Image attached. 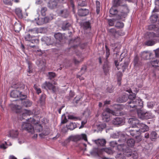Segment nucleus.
I'll list each match as a JSON object with an SVG mask.
<instances>
[{
	"label": "nucleus",
	"instance_id": "f257e3e1",
	"mask_svg": "<svg viewBox=\"0 0 159 159\" xmlns=\"http://www.w3.org/2000/svg\"><path fill=\"white\" fill-rule=\"evenodd\" d=\"M127 108L130 111H136L138 112L139 110L142 108L143 106V102L139 98L134 100H129L126 104Z\"/></svg>",
	"mask_w": 159,
	"mask_h": 159
},
{
	"label": "nucleus",
	"instance_id": "a878e982",
	"mask_svg": "<svg viewBox=\"0 0 159 159\" xmlns=\"http://www.w3.org/2000/svg\"><path fill=\"white\" fill-rule=\"evenodd\" d=\"M14 28L15 32H19L21 30L22 26L20 23H16L15 24Z\"/></svg>",
	"mask_w": 159,
	"mask_h": 159
},
{
	"label": "nucleus",
	"instance_id": "603ef678",
	"mask_svg": "<svg viewBox=\"0 0 159 159\" xmlns=\"http://www.w3.org/2000/svg\"><path fill=\"white\" fill-rule=\"evenodd\" d=\"M47 10V8L46 7H43L41 8V12L42 16H44L45 15V12Z\"/></svg>",
	"mask_w": 159,
	"mask_h": 159
},
{
	"label": "nucleus",
	"instance_id": "774afa93",
	"mask_svg": "<svg viewBox=\"0 0 159 159\" xmlns=\"http://www.w3.org/2000/svg\"><path fill=\"white\" fill-rule=\"evenodd\" d=\"M68 128H67V127H64L62 128V132H63V133H66V132H67V131H68Z\"/></svg>",
	"mask_w": 159,
	"mask_h": 159
},
{
	"label": "nucleus",
	"instance_id": "7ed1b4c3",
	"mask_svg": "<svg viewBox=\"0 0 159 159\" xmlns=\"http://www.w3.org/2000/svg\"><path fill=\"white\" fill-rule=\"evenodd\" d=\"M118 19L120 20L126 16L129 10L126 5L121 6L118 8Z\"/></svg>",
	"mask_w": 159,
	"mask_h": 159
},
{
	"label": "nucleus",
	"instance_id": "e2e57ef3",
	"mask_svg": "<svg viewBox=\"0 0 159 159\" xmlns=\"http://www.w3.org/2000/svg\"><path fill=\"white\" fill-rule=\"evenodd\" d=\"M4 3L7 5H12V3L11 0H3Z\"/></svg>",
	"mask_w": 159,
	"mask_h": 159
},
{
	"label": "nucleus",
	"instance_id": "bf43d9fd",
	"mask_svg": "<svg viewBox=\"0 0 159 159\" xmlns=\"http://www.w3.org/2000/svg\"><path fill=\"white\" fill-rule=\"evenodd\" d=\"M115 20L114 19H109L108 20L109 25L110 26H112L114 24Z\"/></svg>",
	"mask_w": 159,
	"mask_h": 159
},
{
	"label": "nucleus",
	"instance_id": "13d9d810",
	"mask_svg": "<svg viewBox=\"0 0 159 159\" xmlns=\"http://www.w3.org/2000/svg\"><path fill=\"white\" fill-rule=\"evenodd\" d=\"M83 25L86 29L89 28L90 27V24L89 22H86L84 23Z\"/></svg>",
	"mask_w": 159,
	"mask_h": 159
},
{
	"label": "nucleus",
	"instance_id": "0eeeda50",
	"mask_svg": "<svg viewBox=\"0 0 159 159\" xmlns=\"http://www.w3.org/2000/svg\"><path fill=\"white\" fill-rule=\"evenodd\" d=\"M42 87L44 89H48L50 90H51L53 93L55 92L57 89V88L55 85L50 82L47 81L43 84Z\"/></svg>",
	"mask_w": 159,
	"mask_h": 159
},
{
	"label": "nucleus",
	"instance_id": "1a4fd4ad",
	"mask_svg": "<svg viewBox=\"0 0 159 159\" xmlns=\"http://www.w3.org/2000/svg\"><path fill=\"white\" fill-rule=\"evenodd\" d=\"M42 28H34L31 29H29L28 30H27V31L30 33L31 35H34L36 34H37L39 33H41L42 32Z\"/></svg>",
	"mask_w": 159,
	"mask_h": 159
},
{
	"label": "nucleus",
	"instance_id": "052dcab7",
	"mask_svg": "<svg viewBox=\"0 0 159 159\" xmlns=\"http://www.w3.org/2000/svg\"><path fill=\"white\" fill-rule=\"evenodd\" d=\"M121 99L120 100V101H121V102H125L128 99V97L126 96H123L122 97Z\"/></svg>",
	"mask_w": 159,
	"mask_h": 159
},
{
	"label": "nucleus",
	"instance_id": "f8f14e48",
	"mask_svg": "<svg viewBox=\"0 0 159 159\" xmlns=\"http://www.w3.org/2000/svg\"><path fill=\"white\" fill-rule=\"evenodd\" d=\"M89 13L88 9L84 8H80L78 11V15L81 16H84L87 15Z\"/></svg>",
	"mask_w": 159,
	"mask_h": 159
},
{
	"label": "nucleus",
	"instance_id": "b1692460",
	"mask_svg": "<svg viewBox=\"0 0 159 159\" xmlns=\"http://www.w3.org/2000/svg\"><path fill=\"white\" fill-rule=\"evenodd\" d=\"M116 6H113V5L110 10V13L111 15L116 14V17L118 19V9H116L115 7Z\"/></svg>",
	"mask_w": 159,
	"mask_h": 159
},
{
	"label": "nucleus",
	"instance_id": "8fccbe9b",
	"mask_svg": "<svg viewBox=\"0 0 159 159\" xmlns=\"http://www.w3.org/2000/svg\"><path fill=\"white\" fill-rule=\"evenodd\" d=\"M74 95V93L72 92L71 91H70L69 93V96H67L66 98L68 100H70V99L73 98Z\"/></svg>",
	"mask_w": 159,
	"mask_h": 159
},
{
	"label": "nucleus",
	"instance_id": "412c9836",
	"mask_svg": "<svg viewBox=\"0 0 159 159\" xmlns=\"http://www.w3.org/2000/svg\"><path fill=\"white\" fill-rule=\"evenodd\" d=\"M18 134V132L17 130H11L9 133L8 136L12 138H16Z\"/></svg>",
	"mask_w": 159,
	"mask_h": 159
},
{
	"label": "nucleus",
	"instance_id": "7c9ffc66",
	"mask_svg": "<svg viewBox=\"0 0 159 159\" xmlns=\"http://www.w3.org/2000/svg\"><path fill=\"white\" fill-rule=\"evenodd\" d=\"M15 13L20 18L22 17V11L20 8H17L16 9Z\"/></svg>",
	"mask_w": 159,
	"mask_h": 159
},
{
	"label": "nucleus",
	"instance_id": "ddd939ff",
	"mask_svg": "<svg viewBox=\"0 0 159 159\" xmlns=\"http://www.w3.org/2000/svg\"><path fill=\"white\" fill-rule=\"evenodd\" d=\"M10 107L12 110L16 113L19 112L21 108L20 106L13 104H11Z\"/></svg>",
	"mask_w": 159,
	"mask_h": 159
},
{
	"label": "nucleus",
	"instance_id": "6ab92c4d",
	"mask_svg": "<svg viewBox=\"0 0 159 159\" xmlns=\"http://www.w3.org/2000/svg\"><path fill=\"white\" fill-rule=\"evenodd\" d=\"M125 91L129 93H131L128 96V98L129 100H134L135 101L137 99L135 98V94L132 92V91L130 88L126 90Z\"/></svg>",
	"mask_w": 159,
	"mask_h": 159
},
{
	"label": "nucleus",
	"instance_id": "37998d69",
	"mask_svg": "<svg viewBox=\"0 0 159 159\" xmlns=\"http://www.w3.org/2000/svg\"><path fill=\"white\" fill-rule=\"evenodd\" d=\"M151 64L152 66H159V61L156 60L151 62Z\"/></svg>",
	"mask_w": 159,
	"mask_h": 159
},
{
	"label": "nucleus",
	"instance_id": "5fc2aeb1",
	"mask_svg": "<svg viewBox=\"0 0 159 159\" xmlns=\"http://www.w3.org/2000/svg\"><path fill=\"white\" fill-rule=\"evenodd\" d=\"M115 108L116 110H120L123 109V106L120 104H117L115 105Z\"/></svg>",
	"mask_w": 159,
	"mask_h": 159
},
{
	"label": "nucleus",
	"instance_id": "2f4dec72",
	"mask_svg": "<svg viewBox=\"0 0 159 159\" xmlns=\"http://www.w3.org/2000/svg\"><path fill=\"white\" fill-rule=\"evenodd\" d=\"M23 105L25 107H30L32 105V102L29 100H26L22 102Z\"/></svg>",
	"mask_w": 159,
	"mask_h": 159
},
{
	"label": "nucleus",
	"instance_id": "58836bf2",
	"mask_svg": "<svg viewBox=\"0 0 159 159\" xmlns=\"http://www.w3.org/2000/svg\"><path fill=\"white\" fill-rule=\"evenodd\" d=\"M124 26L123 23L121 22H117L115 25V27L118 29L122 28L124 27Z\"/></svg>",
	"mask_w": 159,
	"mask_h": 159
},
{
	"label": "nucleus",
	"instance_id": "de8ad7c7",
	"mask_svg": "<svg viewBox=\"0 0 159 159\" xmlns=\"http://www.w3.org/2000/svg\"><path fill=\"white\" fill-rule=\"evenodd\" d=\"M116 159H126L125 157L121 153L118 154L116 156Z\"/></svg>",
	"mask_w": 159,
	"mask_h": 159
},
{
	"label": "nucleus",
	"instance_id": "c85d7f7f",
	"mask_svg": "<svg viewBox=\"0 0 159 159\" xmlns=\"http://www.w3.org/2000/svg\"><path fill=\"white\" fill-rule=\"evenodd\" d=\"M123 1V0H113V6L117 7L120 6L122 4Z\"/></svg>",
	"mask_w": 159,
	"mask_h": 159
},
{
	"label": "nucleus",
	"instance_id": "ea45409f",
	"mask_svg": "<svg viewBox=\"0 0 159 159\" xmlns=\"http://www.w3.org/2000/svg\"><path fill=\"white\" fill-rule=\"evenodd\" d=\"M46 98V95L45 94H42L41 96L39 98V100L40 102L43 104L45 100V99Z\"/></svg>",
	"mask_w": 159,
	"mask_h": 159
},
{
	"label": "nucleus",
	"instance_id": "c03bdc74",
	"mask_svg": "<svg viewBox=\"0 0 159 159\" xmlns=\"http://www.w3.org/2000/svg\"><path fill=\"white\" fill-rule=\"evenodd\" d=\"M44 24L48 22L49 21L53 19V17L52 16H47L43 18Z\"/></svg>",
	"mask_w": 159,
	"mask_h": 159
},
{
	"label": "nucleus",
	"instance_id": "a211bd4d",
	"mask_svg": "<svg viewBox=\"0 0 159 159\" xmlns=\"http://www.w3.org/2000/svg\"><path fill=\"white\" fill-rule=\"evenodd\" d=\"M152 53L148 51H144L142 53V57L145 60H148L150 58Z\"/></svg>",
	"mask_w": 159,
	"mask_h": 159
},
{
	"label": "nucleus",
	"instance_id": "3c124183",
	"mask_svg": "<svg viewBox=\"0 0 159 159\" xmlns=\"http://www.w3.org/2000/svg\"><path fill=\"white\" fill-rule=\"evenodd\" d=\"M34 87L38 94H39L41 92L40 89L39 88L37 85L34 84Z\"/></svg>",
	"mask_w": 159,
	"mask_h": 159
},
{
	"label": "nucleus",
	"instance_id": "49530a36",
	"mask_svg": "<svg viewBox=\"0 0 159 159\" xmlns=\"http://www.w3.org/2000/svg\"><path fill=\"white\" fill-rule=\"evenodd\" d=\"M92 153L97 155H99L101 154L100 150L98 148H93Z\"/></svg>",
	"mask_w": 159,
	"mask_h": 159
},
{
	"label": "nucleus",
	"instance_id": "f03ea898",
	"mask_svg": "<svg viewBox=\"0 0 159 159\" xmlns=\"http://www.w3.org/2000/svg\"><path fill=\"white\" fill-rule=\"evenodd\" d=\"M37 123V122L34 119L30 118L26 120V121L22 123L21 125V129L33 134L34 133V130L32 125H35Z\"/></svg>",
	"mask_w": 159,
	"mask_h": 159
},
{
	"label": "nucleus",
	"instance_id": "bb28decb",
	"mask_svg": "<svg viewBox=\"0 0 159 159\" xmlns=\"http://www.w3.org/2000/svg\"><path fill=\"white\" fill-rule=\"evenodd\" d=\"M41 40L42 41L44 42L47 45H49L51 44V39L48 37H43L42 38Z\"/></svg>",
	"mask_w": 159,
	"mask_h": 159
},
{
	"label": "nucleus",
	"instance_id": "9b49d317",
	"mask_svg": "<svg viewBox=\"0 0 159 159\" xmlns=\"http://www.w3.org/2000/svg\"><path fill=\"white\" fill-rule=\"evenodd\" d=\"M129 132L130 134L133 136H134L137 134L138 135L140 134L139 127L137 126H132L131 129L129 130Z\"/></svg>",
	"mask_w": 159,
	"mask_h": 159
},
{
	"label": "nucleus",
	"instance_id": "f3484780",
	"mask_svg": "<svg viewBox=\"0 0 159 159\" xmlns=\"http://www.w3.org/2000/svg\"><path fill=\"white\" fill-rule=\"evenodd\" d=\"M35 37L34 35H31L27 31L25 33L24 37L25 40L28 41H30L31 39Z\"/></svg>",
	"mask_w": 159,
	"mask_h": 159
},
{
	"label": "nucleus",
	"instance_id": "864d4df0",
	"mask_svg": "<svg viewBox=\"0 0 159 159\" xmlns=\"http://www.w3.org/2000/svg\"><path fill=\"white\" fill-rule=\"evenodd\" d=\"M48 73L49 75V78L50 79L54 78L56 76V75L54 72H49Z\"/></svg>",
	"mask_w": 159,
	"mask_h": 159
},
{
	"label": "nucleus",
	"instance_id": "6e6d98bb",
	"mask_svg": "<svg viewBox=\"0 0 159 159\" xmlns=\"http://www.w3.org/2000/svg\"><path fill=\"white\" fill-rule=\"evenodd\" d=\"M105 47L106 48V57L107 59L110 55V50L106 45L105 46Z\"/></svg>",
	"mask_w": 159,
	"mask_h": 159
},
{
	"label": "nucleus",
	"instance_id": "a18cd8bd",
	"mask_svg": "<svg viewBox=\"0 0 159 159\" xmlns=\"http://www.w3.org/2000/svg\"><path fill=\"white\" fill-rule=\"evenodd\" d=\"M125 135L124 134L120 135V139L118 140L119 142H121L122 143L125 142L126 140Z\"/></svg>",
	"mask_w": 159,
	"mask_h": 159
},
{
	"label": "nucleus",
	"instance_id": "c9c22d12",
	"mask_svg": "<svg viewBox=\"0 0 159 159\" xmlns=\"http://www.w3.org/2000/svg\"><path fill=\"white\" fill-rule=\"evenodd\" d=\"M35 129H34V132L35 131L39 132L42 130V126L39 124L36 125L35 127Z\"/></svg>",
	"mask_w": 159,
	"mask_h": 159
},
{
	"label": "nucleus",
	"instance_id": "79ce46f5",
	"mask_svg": "<svg viewBox=\"0 0 159 159\" xmlns=\"http://www.w3.org/2000/svg\"><path fill=\"white\" fill-rule=\"evenodd\" d=\"M96 12L97 14H98L100 11V2L98 1H97L96 2Z\"/></svg>",
	"mask_w": 159,
	"mask_h": 159
},
{
	"label": "nucleus",
	"instance_id": "69168bd1",
	"mask_svg": "<svg viewBox=\"0 0 159 159\" xmlns=\"http://www.w3.org/2000/svg\"><path fill=\"white\" fill-rule=\"evenodd\" d=\"M29 42H30L32 43H38L39 42V40L38 39H32L30 41H29Z\"/></svg>",
	"mask_w": 159,
	"mask_h": 159
},
{
	"label": "nucleus",
	"instance_id": "f704fd0d",
	"mask_svg": "<svg viewBox=\"0 0 159 159\" xmlns=\"http://www.w3.org/2000/svg\"><path fill=\"white\" fill-rule=\"evenodd\" d=\"M67 126L68 129L72 130L76 127V125L75 123H70Z\"/></svg>",
	"mask_w": 159,
	"mask_h": 159
},
{
	"label": "nucleus",
	"instance_id": "0e129e2a",
	"mask_svg": "<svg viewBox=\"0 0 159 159\" xmlns=\"http://www.w3.org/2000/svg\"><path fill=\"white\" fill-rule=\"evenodd\" d=\"M117 144V143L115 141H113L110 142V145L111 147H114L116 146Z\"/></svg>",
	"mask_w": 159,
	"mask_h": 159
},
{
	"label": "nucleus",
	"instance_id": "5701e85b",
	"mask_svg": "<svg viewBox=\"0 0 159 159\" xmlns=\"http://www.w3.org/2000/svg\"><path fill=\"white\" fill-rule=\"evenodd\" d=\"M128 122L133 125L134 126H137L136 124H138V121L136 118H130L129 119Z\"/></svg>",
	"mask_w": 159,
	"mask_h": 159
},
{
	"label": "nucleus",
	"instance_id": "393cba45",
	"mask_svg": "<svg viewBox=\"0 0 159 159\" xmlns=\"http://www.w3.org/2000/svg\"><path fill=\"white\" fill-rule=\"evenodd\" d=\"M59 14L61 16L66 18L68 16L69 14V12L67 10L64 9L61 10L60 11Z\"/></svg>",
	"mask_w": 159,
	"mask_h": 159
},
{
	"label": "nucleus",
	"instance_id": "423d86ee",
	"mask_svg": "<svg viewBox=\"0 0 159 159\" xmlns=\"http://www.w3.org/2000/svg\"><path fill=\"white\" fill-rule=\"evenodd\" d=\"M111 114L115 115L114 112L109 108H107L102 113V118L103 120L106 122L110 120V117Z\"/></svg>",
	"mask_w": 159,
	"mask_h": 159
},
{
	"label": "nucleus",
	"instance_id": "c756f323",
	"mask_svg": "<svg viewBox=\"0 0 159 159\" xmlns=\"http://www.w3.org/2000/svg\"><path fill=\"white\" fill-rule=\"evenodd\" d=\"M135 143V141L134 139H130L128 140L127 141V144L128 146L132 147H133Z\"/></svg>",
	"mask_w": 159,
	"mask_h": 159
},
{
	"label": "nucleus",
	"instance_id": "4c0bfd02",
	"mask_svg": "<svg viewBox=\"0 0 159 159\" xmlns=\"http://www.w3.org/2000/svg\"><path fill=\"white\" fill-rule=\"evenodd\" d=\"M157 137V134L155 131H152L150 135V138L152 140H153V139H156Z\"/></svg>",
	"mask_w": 159,
	"mask_h": 159
},
{
	"label": "nucleus",
	"instance_id": "338daca9",
	"mask_svg": "<svg viewBox=\"0 0 159 159\" xmlns=\"http://www.w3.org/2000/svg\"><path fill=\"white\" fill-rule=\"evenodd\" d=\"M87 69L86 66H83L81 68V71L82 73H84L86 71Z\"/></svg>",
	"mask_w": 159,
	"mask_h": 159
},
{
	"label": "nucleus",
	"instance_id": "39448f33",
	"mask_svg": "<svg viewBox=\"0 0 159 159\" xmlns=\"http://www.w3.org/2000/svg\"><path fill=\"white\" fill-rule=\"evenodd\" d=\"M138 116L142 119H148L152 118L154 116L151 112H144L140 110L138 111Z\"/></svg>",
	"mask_w": 159,
	"mask_h": 159
},
{
	"label": "nucleus",
	"instance_id": "4be33fe9",
	"mask_svg": "<svg viewBox=\"0 0 159 159\" xmlns=\"http://www.w3.org/2000/svg\"><path fill=\"white\" fill-rule=\"evenodd\" d=\"M71 26L70 24L67 21L63 22L62 24L61 28L62 30H65L68 29V28Z\"/></svg>",
	"mask_w": 159,
	"mask_h": 159
},
{
	"label": "nucleus",
	"instance_id": "680f3d73",
	"mask_svg": "<svg viewBox=\"0 0 159 159\" xmlns=\"http://www.w3.org/2000/svg\"><path fill=\"white\" fill-rule=\"evenodd\" d=\"M68 118L69 119L76 120L77 118L75 116L73 115H68Z\"/></svg>",
	"mask_w": 159,
	"mask_h": 159
},
{
	"label": "nucleus",
	"instance_id": "09e8293b",
	"mask_svg": "<svg viewBox=\"0 0 159 159\" xmlns=\"http://www.w3.org/2000/svg\"><path fill=\"white\" fill-rule=\"evenodd\" d=\"M37 23L39 25H41L44 24V19L43 18H40L38 19V21L37 22Z\"/></svg>",
	"mask_w": 159,
	"mask_h": 159
},
{
	"label": "nucleus",
	"instance_id": "6e6552de",
	"mask_svg": "<svg viewBox=\"0 0 159 159\" xmlns=\"http://www.w3.org/2000/svg\"><path fill=\"white\" fill-rule=\"evenodd\" d=\"M11 97L13 98L20 97V99H24L26 98V96L25 94H22L21 93L17 90L12 91L11 93Z\"/></svg>",
	"mask_w": 159,
	"mask_h": 159
},
{
	"label": "nucleus",
	"instance_id": "72a5a7b5",
	"mask_svg": "<svg viewBox=\"0 0 159 159\" xmlns=\"http://www.w3.org/2000/svg\"><path fill=\"white\" fill-rule=\"evenodd\" d=\"M54 36L57 40L59 41H60L62 39V38L61 34L59 33L55 34L54 35Z\"/></svg>",
	"mask_w": 159,
	"mask_h": 159
},
{
	"label": "nucleus",
	"instance_id": "2eb2a0df",
	"mask_svg": "<svg viewBox=\"0 0 159 159\" xmlns=\"http://www.w3.org/2000/svg\"><path fill=\"white\" fill-rule=\"evenodd\" d=\"M32 113V112L30 110H25L23 112L22 115H20V118L21 120L25 119V117L27 116H29Z\"/></svg>",
	"mask_w": 159,
	"mask_h": 159
},
{
	"label": "nucleus",
	"instance_id": "9d476101",
	"mask_svg": "<svg viewBox=\"0 0 159 159\" xmlns=\"http://www.w3.org/2000/svg\"><path fill=\"white\" fill-rule=\"evenodd\" d=\"M137 127H139V134L142 132H144L149 130V127L143 123L138 124Z\"/></svg>",
	"mask_w": 159,
	"mask_h": 159
},
{
	"label": "nucleus",
	"instance_id": "4d7b16f0",
	"mask_svg": "<svg viewBox=\"0 0 159 159\" xmlns=\"http://www.w3.org/2000/svg\"><path fill=\"white\" fill-rule=\"evenodd\" d=\"M155 44V42L153 41L149 40L146 43V44L147 46H152Z\"/></svg>",
	"mask_w": 159,
	"mask_h": 159
},
{
	"label": "nucleus",
	"instance_id": "aec40b11",
	"mask_svg": "<svg viewBox=\"0 0 159 159\" xmlns=\"http://www.w3.org/2000/svg\"><path fill=\"white\" fill-rule=\"evenodd\" d=\"M122 122V119L119 117H117L116 118H115L112 120V123L115 125H119Z\"/></svg>",
	"mask_w": 159,
	"mask_h": 159
},
{
	"label": "nucleus",
	"instance_id": "4468645a",
	"mask_svg": "<svg viewBox=\"0 0 159 159\" xmlns=\"http://www.w3.org/2000/svg\"><path fill=\"white\" fill-rule=\"evenodd\" d=\"M108 31L110 35H113L114 37H116L117 34L118 35H123L124 34V33H123L122 34H120L119 32L116 31L114 28L109 29Z\"/></svg>",
	"mask_w": 159,
	"mask_h": 159
},
{
	"label": "nucleus",
	"instance_id": "e433bc0d",
	"mask_svg": "<svg viewBox=\"0 0 159 159\" xmlns=\"http://www.w3.org/2000/svg\"><path fill=\"white\" fill-rule=\"evenodd\" d=\"M109 66L107 63H105L103 66V69L105 73H107L109 70Z\"/></svg>",
	"mask_w": 159,
	"mask_h": 159
},
{
	"label": "nucleus",
	"instance_id": "a19ab883",
	"mask_svg": "<svg viewBox=\"0 0 159 159\" xmlns=\"http://www.w3.org/2000/svg\"><path fill=\"white\" fill-rule=\"evenodd\" d=\"M102 151L106 152L108 154H111L113 153V151L111 149L108 148H103L102 149Z\"/></svg>",
	"mask_w": 159,
	"mask_h": 159
},
{
	"label": "nucleus",
	"instance_id": "cd10ccee",
	"mask_svg": "<svg viewBox=\"0 0 159 159\" xmlns=\"http://www.w3.org/2000/svg\"><path fill=\"white\" fill-rule=\"evenodd\" d=\"M57 2L56 1H50L48 5V6L51 9L55 8L57 5Z\"/></svg>",
	"mask_w": 159,
	"mask_h": 159
},
{
	"label": "nucleus",
	"instance_id": "20e7f679",
	"mask_svg": "<svg viewBox=\"0 0 159 159\" xmlns=\"http://www.w3.org/2000/svg\"><path fill=\"white\" fill-rule=\"evenodd\" d=\"M81 139H84V141H87V139L86 135L85 134H82L81 135H77L70 136L65 140V142L66 143H68L70 141H77Z\"/></svg>",
	"mask_w": 159,
	"mask_h": 159
},
{
	"label": "nucleus",
	"instance_id": "dca6fc26",
	"mask_svg": "<svg viewBox=\"0 0 159 159\" xmlns=\"http://www.w3.org/2000/svg\"><path fill=\"white\" fill-rule=\"evenodd\" d=\"M95 143L98 146H104L106 143L105 139H98L94 141Z\"/></svg>",
	"mask_w": 159,
	"mask_h": 159
},
{
	"label": "nucleus",
	"instance_id": "473e14b6",
	"mask_svg": "<svg viewBox=\"0 0 159 159\" xmlns=\"http://www.w3.org/2000/svg\"><path fill=\"white\" fill-rule=\"evenodd\" d=\"M158 18L157 15L155 14L151 16L150 19L152 23H155L157 20Z\"/></svg>",
	"mask_w": 159,
	"mask_h": 159
}]
</instances>
